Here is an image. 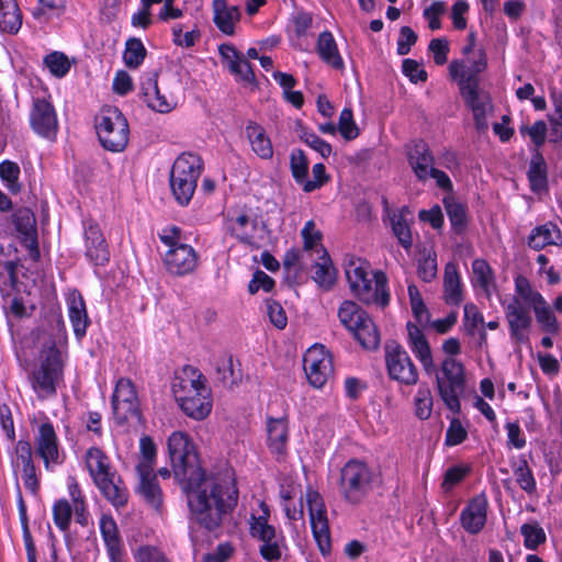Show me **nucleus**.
<instances>
[{"label": "nucleus", "instance_id": "obj_1", "mask_svg": "<svg viewBox=\"0 0 562 562\" xmlns=\"http://www.w3.org/2000/svg\"><path fill=\"white\" fill-rule=\"evenodd\" d=\"M168 452L175 477L187 495L193 519L205 529L215 530L224 515L237 505L238 490L234 473L231 469L205 472L198 464L194 443L182 431L170 435Z\"/></svg>", "mask_w": 562, "mask_h": 562}, {"label": "nucleus", "instance_id": "obj_2", "mask_svg": "<svg viewBox=\"0 0 562 562\" xmlns=\"http://www.w3.org/2000/svg\"><path fill=\"white\" fill-rule=\"evenodd\" d=\"M172 393L188 417L202 420L211 413V390L206 385L205 376L196 368H182L173 379Z\"/></svg>", "mask_w": 562, "mask_h": 562}, {"label": "nucleus", "instance_id": "obj_3", "mask_svg": "<svg viewBox=\"0 0 562 562\" xmlns=\"http://www.w3.org/2000/svg\"><path fill=\"white\" fill-rule=\"evenodd\" d=\"M86 467L100 492L116 508L127 503L128 492L120 476L111 471L108 456L92 447L86 452Z\"/></svg>", "mask_w": 562, "mask_h": 562}, {"label": "nucleus", "instance_id": "obj_4", "mask_svg": "<svg viewBox=\"0 0 562 562\" xmlns=\"http://www.w3.org/2000/svg\"><path fill=\"white\" fill-rule=\"evenodd\" d=\"M64 375L61 355L54 340L41 350L38 366L32 371L31 384L42 400L54 396L56 386Z\"/></svg>", "mask_w": 562, "mask_h": 562}, {"label": "nucleus", "instance_id": "obj_5", "mask_svg": "<svg viewBox=\"0 0 562 562\" xmlns=\"http://www.w3.org/2000/svg\"><path fill=\"white\" fill-rule=\"evenodd\" d=\"M202 171L203 160L199 155L183 153L175 160L169 181L171 192L181 206L190 203Z\"/></svg>", "mask_w": 562, "mask_h": 562}, {"label": "nucleus", "instance_id": "obj_6", "mask_svg": "<svg viewBox=\"0 0 562 562\" xmlns=\"http://www.w3.org/2000/svg\"><path fill=\"white\" fill-rule=\"evenodd\" d=\"M374 482L373 470L366 462L351 459L340 470L339 492L347 503L358 505L372 492Z\"/></svg>", "mask_w": 562, "mask_h": 562}, {"label": "nucleus", "instance_id": "obj_7", "mask_svg": "<svg viewBox=\"0 0 562 562\" xmlns=\"http://www.w3.org/2000/svg\"><path fill=\"white\" fill-rule=\"evenodd\" d=\"M95 130L102 147L119 153L128 143L130 127L126 117L115 106H103L95 116Z\"/></svg>", "mask_w": 562, "mask_h": 562}, {"label": "nucleus", "instance_id": "obj_8", "mask_svg": "<svg viewBox=\"0 0 562 562\" xmlns=\"http://www.w3.org/2000/svg\"><path fill=\"white\" fill-rule=\"evenodd\" d=\"M340 323L352 333L366 349H375L380 345V335L369 314L352 301H344L338 310Z\"/></svg>", "mask_w": 562, "mask_h": 562}, {"label": "nucleus", "instance_id": "obj_9", "mask_svg": "<svg viewBox=\"0 0 562 562\" xmlns=\"http://www.w3.org/2000/svg\"><path fill=\"white\" fill-rule=\"evenodd\" d=\"M441 375H436V387L445 405L453 413H459V395L465 385L464 366L452 357H447L440 364Z\"/></svg>", "mask_w": 562, "mask_h": 562}, {"label": "nucleus", "instance_id": "obj_10", "mask_svg": "<svg viewBox=\"0 0 562 562\" xmlns=\"http://www.w3.org/2000/svg\"><path fill=\"white\" fill-rule=\"evenodd\" d=\"M384 360L391 380L405 386L418 383V369L403 346L395 341L387 342L384 347Z\"/></svg>", "mask_w": 562, "mask_h": 562}, {"label": "nucleus", "instance_id": "obj_11", "mask_svg": "<svg viewBox=\"0 0 562 562\" xmlns=\"http://www.w3.org/2000/svg\"><path fill=\"white\" fill-rule=\"evenodd\" d=\"M261 514L252 515L250 518V535L262 542L260 553L268 561L279 560L281 558V543L283 537L277 533L273 526L268 524L270 516L269 507L266 503L259 504Z\"/></svg>", "mask_w": 562, "mask_h": 562}, {"label": "nucleus", "instance_id": "obj_12", "mask_svg": "<svg viewBox=\"0 0 562 562\" xmlns=\"http://www.w3.org/2000/svg\"><path fill=\"white\" fill-rule=\"evenodd\" d=\"M306 503L313 537L319 551L325 555L331 548L326 505L322 495L312 488L306 492Z\"/></svg>", "mask_w": 562, "mask_h": 562}, {"label": "nucleus", "instance_id": "obj_13", "mask_svg": "<svg viewBox=\"0 0 562 562\" xmlns=\"http://www.w3.org/2000/svg\"><path fill=\"white\" fill-rule=\"evenodd\" d=\"M459 90L465 105L473 114L476 131L485 133L488 128L487 116L494 109L490 93L480 87V82L465 80L459 86Z\"/></svg>", "mask_w": 562, "mask_h": 562}, {"label": "nucleus", "instance_id": "obj_14", "mask_svg": "<svg viewBox=\"0 0 562 562\" xmlns=\"http://www.w3.org/2000/svg\"><path fill=\"white\" fill-rule=\"evenodd\" d=\"M303 366L308 382L315 387H322L334 372L333 358L322 345L308 348L303 357Z\"/></svg>", "mask_w": 562, "mask_h": 562}, {"label": "nucleus", "instance_id": "obj_15", "mask_svg": "<svg viewBox=\"0 0 562 562\" xmlns=\"http://www.w3.org/2000/svg\"><path fill=\"white\" fill-rule=\"evenodd\" d=\"M503 307L512 340L517 345L528 344L532 326L530 307L517 299H512Z\"/></svg>", "mask_w": 562, "mask_h": 562}, {"label": "nucleus", "instance_id": "obj_16", "mask_svg": "<svg viewBox=\"0 0 562 562\" xmlns=\"http://www.w3.org/2000/svg\"><path fill=\"white\" fill-rule=\"evenodd\" d=\"M30 124L40 136L54 140L58 132V120L54 105L46 98H33Z\"/></svg>", "mask_w": 562, "mask_h": 562}, {"label": "nucleus", "instance_id": "obj_17", "mask_svg": "<svg viewBox=\"0 0 562 562\" xmlns=\"http://www.w3.org/2000/svg\"><path fill=\"white\" fill-rule=\"evenodd\" d=\"M13 225L21 244L27 249L29 257L38 261L41 257L37 241L36 217L31 209L21 207L12 214Z\"/></svg>", "mask_w": 562, "mask_h": 562}, {"label": "nucleus", "instance_id": "obj_18", "mask_svg": "<svg viewBox=\"0 0 562 562\" xmlns=\"http://www.w3.org/2000/svg\"><path fill=\"white\" fill-rule=\"evenodd\" d=\"M112 408L120 423L139 417L138 398L130 379H120L112 396Z\"/></svg>", "mask_w": 562, "mask_h": 562}, {"label": "nucleus", "instance_id": "obj_19", "mask_svg": "<svg viewBox=\"0 0 562 562\" xmlns=\"http://www.w3.org/2000/svg\"><path fill=\"white\" fill-rule=\"evenodd\" d=\"M140 90L147 106L156 112L169 113L177 105L173 94L159 87L156 71L143 76Z\"/></svg>", "mask_w": 562, "mask_h": 562}, {"label": "nucleus", "instance_id": "obj_20", "mask_svg": "<svg viewBox=\"0 0 562 562\" xmlns=\"http://www.w3.org/2000/svg\"><path fill=\"white\" fill-rule=\"evenodd\" d=\"M35 449L37 456L43 460L44 467L47 471L59 463L58 438L53 424L49 420L42 423L38 426L37 434L34 438Z\"/></svg>", "mask_w": 562, "mask_h": 562}, {"label": "nucleus", "instance_id": "obj_21", "mask_svg": "<svg viewBox=\"0 0 562 562\" xmlns=\"http://www.w3.org/2000/svg\"><path fill=\"white\" fill-rule=\"evenodd\" d=\"M487 68V58L483 49H479L473 57L465 59L452 60L449 65V72L458 86L467 82H480L479 75Z\"/></svg>", "mask_w": 562, "mask_h": 562}, {"label": "nucleus", "instance_id": "obj_22", "mask_svg": "<svg viewBox=\"0 0 562 562\" xmlns=\"http://www.w3.org/2000/svg\"><path fill=\"white\" fill-rule=\"evenodd\" d=\"M351 293L364 304H375L385 307L390 302L387 278L380 270L374 271L369 282H366Z\"/></svg>", "mask_w": 562, "mask_h": 562}, {"label": "nucleus", "instance_id": "obj_23", "mask_svg": "<svg viewBox=\"0 0 562 562\" xmlns=\"http://www.w3.org/2000/svg\"><path fill=\"white\" fill-rule=\"evenodd\" d=\"M198 254L187 244L169 249L165 256L167 270L175 276H184L191 273L198 267Z\"/></svg>", "mask_w": 562, "mask_h": 562}, {"label": "nucleus", "instance_id": "obj_24", "mask_svg": "<svg viewBox=\"0 0 562 562\" xmlns=\"http://www.w3.org/2000/svg\"><path fill=\"white\" fill-rule=\"evenodd\" d=\"M406 327L408 347L422 364L425 373L431 374L436 371V364L426 336L417 325L411 322L407 323Z\"/></svg>", "mask_w": 562, "mask_h": 562}, {"label": "nucleus", "instance_id": "obj_25", "mask_svg": "<svg viewBox=\"0 0 562 562\" xmlns=\"http://www.w3.org/2000/svg\"><path fill=\"white\" fill-rule=\"evenodd\" d=\"M487 498L484 494L474 496L462 509L460 521L465 531L471 535L479 533L487 519Z\"/></svg>", "mask_w": 562, "mask_h": 562}, {"label": "nucleus", "instance_id": "obj_26", "mask_svg": "<svg viewBox=\"0 0 562 562\" xmlns=\"http://www.w3.org/2000/svg\"><path fill=\"white\" fill-rule=\"evenodd\" d=\"M86 256L95 265H104L110 259L105 238L93 221L85 222Z\"/></svg>", "mask_w": 562, "mask_h": 562}, {"label": "nucleus", "instance_id": "obj_27", "mask_svg": "<svg viewBox=\"0 0 562 562\" xmlns=\"http://www.w3.org/2000/svg\"><path fill=\"white\" fill-rule=\"evenodd\" d=\"M213 23L225 35L233 36L240 21L239 7L228 4L227 0L212 1Z\"/></svg>", "mask_w": 562, "mask_h": 562}, {"label": "nucleus", "instance_id": "obj_28", "mask_svg": "<svg viewBox=\"0 0 562 562\" xmlns=\"http://www.w3.org/2000/svg\"><path fill=\"white\" fill-rule=\"evenodd\" d=\"M267 442L269 450L277 459L286 454L289 442V422L285 417L267 418Z\"/></svg>", "mask_w": 562, "mask_h": 562}, {"label": "nucleus", "instance_id": "obj_29", "mask_svg": "<svg viewBox=\"0 0 562 562\" xmlns=\"http://www.w3.org/2000/svg\"><path fill=\"white\" fill-rule=\"evenodd\" d=\"M408 162L415 176L420 181L429 179L430 172L435 169L432 153L424 140L416 142L409 149Z\"/></svg>", "mask_w": 562, "mask_h": 562}, {"label": "nucleus", "instance_id": "obj_30", "mask_svg": "<svg viewBox=\"0 0 562 562\" xmlns=\"http://www.w3.org/2000/svg\"><path fill=\"white\" fill-rule=\"evenodd\" d=\"M100 531L111 562H122L123 544L115 520L108 515L100 518Z\"/></svg>", "mask_w": 562, "mask_h": 562}, {"label": "nucleus", "instance_id": "obj_31", "mask_svg": "<svg viewBox=\"0 0 562 562\" xmlns=\"http://www.w3.org/2000/svg\"><path fill=\"white\" fill-rule=\"evenodd\" d=\"M68 304V316L74 328V333L78 339H81L90 324V319L87 314L86 303L82 295L74 291L67 299Z\"/></svg>", "mask_w": 562, "mask_h": 562}, {"label": "nucleus", "instance_id": "obj_32", "mask_svg": "<svg viewBox=\"0 0 562 562\" xmlns=\"http://www.w3.org/2000/svg\"><path fill=\"white\" fill-rule=\"evenodd\" d=\"M561 241V231L552 222L535 227L528 236V246L535 250H541L550 245H559Z\"/></svg>", "mask_w": 562, "mask_h": 562}, {"label": "nucleus", "instance_id": "obj_33", "mask_svg": "<svg viewBox=\"0 0 562 562\" xmlns=\"http://www.w3.org/2000/svg\"><path fill=\"white\" fill-rule=\"evenodd\" d=\"M408 215H411L408 206H402L395 212H389L392 232L397 238L400 245L407 251L413 246V236L407 221Z\"/></svg>", "mask_w": 562, "mask_h": 562}, {"label": "nucleus", "instance_id": "obj_34", "mask_svg": "<svg viewBox=\"0 0 562 562\" xmlns=\"http://www.w3.org/2000/svg\"><path fill=\"white\" fill-rule=\"evenodd\" d=\"M316 52L321 59L334 69H344V60L339 54L337 43L329 31H324L318 35Z\"/></svg>", "mask_w": 562, "mask_h": 562}, {"label": "nucleus", "instance_id": "obj_35", "mask_svg": "<svg viewBox=\"0 0 562 562\" xmlns=\"http://www.w3.org/2000/svg\"><path fill=\"white\" fill-rule=\"evenodd\" d=\"M139 477L138 492L142 495L145 503L154 508L156 512H160L164 503L162 492L157 482L156 474L145 475L144 473H137Z\"/></svg>", "mask_w": 562, "mask_h": 562}, {"label": "nucleus", "instance_id": "obj_36", "mask_svg": "<svg viewBox=\"0 0 562 562\" xmlns=\"http://www.w3.org/2000/svg\"><path fill=\"white\" fill-rule=\"evenodd\" d=\"M246 134L252 150L261 159H271L273 156L272 143L265 128L256 122H249L246 126Z\"/></svg>", "mask_w": 562, "mask_h": 562}, {"label": "nucleus", "instance_id": "obj_37", "mask_svg": "<svg viewBox=\"0 0 562 562\" xmlns=\"http://www.w3.org/2000/svg\"><path fill=\"white\" fill-rule=\"evenodd\" d=\"M22 26V13L15 0H0V31L16 34Z\"/></svg>", "mask_w": 562, "mask_h": 562}, {"label": "nucleus", "instance_id": "obj_38", "mask_svg": "<svg viewBox=\"0 0 562 562\" xmlns=\"http://www.w3.org/2000/svg\"><path fill=\"white\" fill-rule=\"evenodd\" d=\"M22 26V13L15 0H0V31L16 34Z\"/></svg>", "mask_w": 562, "mask_h": 562}, {"label": "nucleus", "instance_id": "obj_39", "mask_svg": "<svg viewBox=\"0 0 562 562\" xmlns=\"http://www.w3.org/2000/svg\"><path fill=\"white\" fill-rule=\"evenodd\" d=\"M22 26V13L15 0H0V31L16 34Z\"/></svg>", "mask_w": 562, "mask_h": 562}, {"label": "nucleus", "instance_id": "obj_40", "mask_svg": "<svg viewBox=\"0 0 562 562\" xmlns=\"http://www.w3.org/2000/svg\"><path fill=\"white\" fill-rule=\"evenodd\" d=\"M445 301L449 305H459L462 300V283L454 263H447L443 274Z\"/></svg>", "mask_w": 562, "mask_h": 562}, {"label": "nucleus", "instance_id": "obj_41", "mask_svg": "<svg viewBox=\"0 0 562 562\" xmlns=\"http://www.w3.org/2000/svg\"><path fill=\"white\" fill-rule=\"evenodd\" d=\"M369 262L361 260L360 258H351L345 265V274L350 288L353 292L372 278V273Z\"/></svg>", "mask_w": 562, "mask_h": 562}, {"label": "nucleus", "instance_id": "obj_42", "mask_svg": "<svg viewBox=\"0 0 562 562\" xmlns=\"http://www.w3.org/2000/svg\"><path fill=\"white\" fill-rule=\"evenodd\" d=\"M528 180L533 192H541L548 187L547 164L538 149L531 156Z\"/></svg>", "mask_w": 562, "mask_h": 562}, {"label": "nucleus", "instance_id": "obj_43", "mask_svg": "<svg viewBox=\"0 0 562 562\" xmlns=\"http://www.w3.org/2000/svg\"><path fill=\"white\" fill-rule=\"evenodd\" d=\"M321 254L318 261L314 266V281L325 289H330L336 280V270L325 248L317 250Z\"/></svg>", "mask_w": 562, "mask_h": 562}, {"label": "nucleus", "instance_id": "obj_44", "mask_svg": "<svg viewBox=\"0 0 562 562\" xmlns=\"http://www.w3.org/2000/svg\"><path fill=\"white\" fill-rule=\"evenodd\" d=\"M38 7L32 10V16L38 23H47L54 18H60L67 11L68 0H37Z\"/></svg>", "mask_w": 562, "mask_h": 562}, {"label": "nucleus", "instance_id": "obj_45", "mask_svg": "<svg viewBox=\"0 0 562 562\" xmlns=\"http://www.w3.org/2000/svg\"><path fill=\"white\" fill-rule=\"evenodd\" d=\"M248 226L255 229L257 227V222L251 220L247 214H238L235 217L228 218V229L232 235H234L244 244H247L254 248H259V245L255 241L252 235L248 233Z\"/></svg>", "mask_w": 562, "mask_h": 562}, {"label": "nucleus", "instance_id": "obj_46", "mask_svg": "<svg viewBox=\"0 0 562 562\" xmlns=\"http://www.w3.org/2000/svg\"><path fill=\"white\" fill-rule=\"evenodd\" d=\"M442 202L453 231L462 233L467 226V206L452 195L445 196Z\"/></svg>", "mask_w": 562, "mask_h": 562}, {"label": "nucleus", "instance_id": "obj_47", "mask_svg": "<svg viewBox=\"0 0 562 562\" xmlns=\"http://www.w3.org/2000/svg\"><path fill=\"white\" fill-rule=\"evenodd\" d=\"M512 299L520 300V304L531 308L544 300L541 293L536 291L529 280L521 274L515 278V295Z\"/></svg>", "mask_w": 562, "mask_h": 562}, {"label": "nucleus", "instance_id": "obj_48", "mask_svg": "<svg viewBox=\"0 0 562 562\" xmlns=\"http://www.w3.org/2000/svg\"><path fill=\"white\" fill-rule=\"evenodd\" d=\"M532 310L535 312L536 321L542 331L550 335H557L559 333L560 325L558 318L546 299L542 303L533 306Z\"/></svg>", "mask_w": 562, "mask_h": 562}, {"label": "nucleus", "instance_id": "obj_49", "mask_svg": "<svg viewBox=\"0 0 562 562\" xmlns=\"http://www.w3.org/2000/svg\"><path fill=\"white\" fill-rule=\"evenodd\" d=\"M434 406V396L427 383H422L414 396V414L420 420L430 418Z\"/></svg>", "mask_w": 562, "mask_h": 562}, {"label": "nucleus", "instance_id": "obj_50", "mask_svg": "<svg viewBox=\"0 0 562 562\" xmlns=\"http://www.w3.org/2000/svg\"><path fill=\"white\" fill-rule=\"evenodd\" d=\"M140 456L138 464L136 465L137 473H144L145 475L154 472V465L156 463L157 448L153 439L148 436H144L139 441Z\"/></svg>", "mask_w": 562, "mask_h": 562}, {"label": "nucleus", "instance_id": "obj_51", "mask_svg": "<svg viewBox=\"0 0 562 562\" xmlns=\"http://www.w3.org/2000/svg\"><path fill=\"white\" fill-rule=\"evenodd\" d=\"M11 465L16 480L19 472L23 471L30 465H34L33 451L30 441L19 440L16 442L14 456L11 458Z\"/></svg>", "mask_w": 562, "mask_h": 562}, {"label": "nucleus", "instance_id": "obj_52", "mask_svg": "<svg viewBox=\"0 0 562 562\" xmlns=\"http://www.w3.org/2000/svg\"><path fill=\"white\" fill-rule=\"evenodd\" d=\"M513 472L521 490L528 494L536 492V480L525 458H520L513 464Z\"/></svg>", "mask_w": 562, "mask_h": 562}, {"label": "nucleus", "instance_id": "obj_53", "mask_svg": "<svg viewBox=\"0 0 562 562\" xmlns=\"http://www.w3.org/2000/svg\"><path fill=\"white\" fill-rule=\"evenodd\" d=\"M146 56V48L138 38H131L126 42L123 59L128 68L136 69L140 66Z\"/></svg>", "mask_w": 562, "mask_h": 562}, {"label": "nucleus", "instance_id": "obj_54", "mask_svg": "<svg viewBox=\"0 0 562 562\" xmlns=\"http://www.w3.org/2000/svg\"><path fill=\"white\" fill-rule=\"evenodd\" d=\"M290 169L294 180L303 186L308 176V160L302 149H293L290 155Z\"/></svg>", "mask_w": 562, "mask_h": 562}, {"label": "nucleus", "instance_id": "obj_55", "mask_svg": "<svg viewBox=\"0 0 562 562\" xmlns=\"http://www.w3.org/2000/svg\"><path fill=\"white\" fill-rule=\"evenodd\" d=\"M44 65L48 68L49 72L57 77H65L71 67L69 58L61 52H53L45 56Z\"/></svg>", "mask_w": 562, "mask_h": 562}, {"label": "nucleus", "instance_id": "obj_56", "mask_svg": "<svg viewBox=\"0 0 562 562\" xmlns=\"http://www.w3.org/2000/svg\"><path fill=\"white\" fill-rule=\"evenodd\" d=\"M408 296H409L412 312H413L416 321L422 325L428 324L429 319H430V315H429V312L423 301L422 294L415 284L408 285Z\"/></svg>", "mask_w": 562, "mask_h": 562}, {"label": "nucleus", "instance_id": "obj_57", "mask_svg": "<svg viewBox=\"0 0 562 562\" xmlns=\"http://www.w3.org/2000/svg\"><path fill=\"white\" fill-rule=\"evenodd\" d=\"M52 510L55 525L61 531H68L72 517L71 504L65 498L58 499L54 503Z\"/></svg>", "mask_w": 562, "mask_h": 562}, {"label": "nucleus", "instance_id": "obj_58", "mask_svg": "<svg viewBox=\"0 0 562 562\" xmlns=\"http://www.w3.org/2000/svg\"><path fill=\"white\" fill-rule=\"evenodd\" d=\"M520 532L524 536V544L529 550H536L546 541L544 530L537 522L524 524Z\"/></svg>", "mask_w": 562, "mask_h": 562}, {"label": "nucleus", "instance_id": "obj_59", "mask_svg": "<svg viewBox=\"0 0 562 562\" xmlns=\"http://www.w3.org/2000/svg\"><path fill=\"white\" fill-rule=\"evenodd\" d=\"M472 270L479 285L486 292L494 284L493 270L484 259H475L472 262Z\"/></svg>", "mask_w": 562, "mask_h": 562}, {"label": "nucleus", "instance_id": "obj_60", "mask_svg": "<svg viewBox=\"0 0 562 562\" xmlns=\"http://www.w3.org/2000/svg\"><path fill=\"white\" fill-rule=\"evenodd\" d=\"M20 167L16 162L5 160L0 164V178L7 183L11 192H19Z\"/></svg>", "mask_w": 562, "mask_h": 562}, {"label": "nucleus", "instance_id": "obj_61", "mask_svg": "<svg viewBox=\"0 0 562 562\" xmlns=\"http://www.w3.org/2000/svg\"><path fill=\"white\" fill-rule=\"evenodd\" d=\"M338 131L346 140L355 139L359 135V128L355 123L351 109L345 108L340 112Z\"/></svg>", "mask_w": 562, "mask_h": 562}, {"label": "nucleus", "instance_id": "obj_62", "mask_svg": "<svg viewBox=\"0 0 562 562\" xmlns=\"http://www.w3.org/2000/svg\"><path fill=\"white\" fill-rule=\"evenodd\" d=\"M302 238H303V247L304 250H321V248H324L319 243L322 239V234L318 229H316L315 223L313 221H308L305 223L302 232H301Z\"/></svg>", "mask_w": 562, "mask_h": 562}, {"label": "nucleus", "instance_id": "obj_63", "mask_svg": "<svg viewBox=\"0 0 562 562\" xmlns=\"http://www.w3.org/2000/svg\"><path fill=\"white\" fill-rule=\"evenodd\" d=\"M300 138L315 151L319 153L323 158L326 159L331 155L333 149L330 144L322 139L315 133L302 131Z\"/></svg>", "mask_w": 562, "mask_h": 562}, {"label": "nucleus", "instance_id": "obj_64", "mask_svg": "<svg viewBox=\"0 0 562 562\" xmlns=\"http://www.w3.org/2000/svg\"><path fill=\"white\" fill-rule=\"evenodd\" d=\"M136 562H170L162 551L153 546H142L135 552Z\"/></svg>", "mask_w": 562, "mask_h": 562}]
</instances>
